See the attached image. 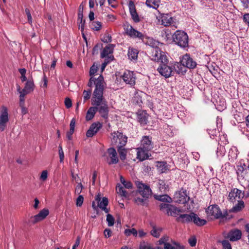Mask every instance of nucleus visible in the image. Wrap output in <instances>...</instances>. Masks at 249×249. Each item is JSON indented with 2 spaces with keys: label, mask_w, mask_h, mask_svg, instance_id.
Wrapping results in <instances>:
<instances>
[{
  "label": "nucleus",
  "mask_w": 249,
  "mask_h": 249,
  "mask_svg": "<svg viewBox=\"0 0 249 249\" xmlns=\"http://www.w3.org/2000/svg\"><path fill=\"white\" fill-rule=\"evenodd\" d=\"M137 114L138 121L141 125H144L147 124L148 115L145 111H140Z\"/></svg>",
  "instance_id": "6ab92c4d"
},
{
  "label": "nucleus",
  "mask_w": 249,
  "mask_h": 249,
  "mask_svg": "<svg viewBox=\"0 0 249 249\" xmlns=\"http://www.w3.org/2000/svg\"><path fill=\"white\" fill-rule=\"evenodd\" d=\"M27 94V93L23 92L22 91L21 94L19 95V106L20 105H25V96Z\"/></svg>",
  "instance_id": "864d4df0"
},
{
  "label": "nucleus",
  "mask_w": 249,
  "mask_h": 249,
  "mask_svg": "<svg viewBox=\"0 0 249 249\" xmlns=\"http://www.w3.org/2000/svg\"><path fill=\"white\" fill-rule=\"evenodd\" d=\"M125 145H119L117 146V150L119 153V156H126L127 154V149L124 148Z\"/></svg>",
  "instance_id": "4c0bfd02"
},
{
  "label": "nucleus",
  "mask_w": 249,
  "mask_h": 249,
  "mask_svg": "<svg viewBox=\"0 0 249 249\" xmlns=\"http://www.w3.org/2000/svg\"><path fill=\"white\" fill-rule=\"evenodd\" d=\"M162 231L161 228H156L155 226L153 227V229L150 231L151 235L156 238L160 237V232Z\"/></svg>",
  "instance_id": "c9c22d12"
},
{
  "label": "nucleus",
  "mask_w": 249,
  "mask_h": 249,
  "mask_svg": "<svg viewBox=\"0 0 249 249\" xmlns=\"http://www.w3.org/2000/svg\"><path fill=\"white\" fill-rule=\"evenodd\" d=\"M138 52L133 48H129L128 50L127 55L131 60H136L137 59Z\"/></svg>",
  "instance_id": "cd10ccee"
},
{
  "label": "nucleus",
  "mask_w": 249,
  "mask_h": 249,
  "mask_svg": "<svg viewBox=\"0 0 249 249\" xmlns=\"http://www.w3.org/2000/svg\"><path fill=\"white\" fill-rule=\"evenodd\" d=\"M135 183L137 190L136 196L134 199L135 203L139 206L147 207L149 198L152 195V190L149 185L143 183L142 181H137Z\"/></svg>",
  "instance_id": "7ed1b4c3"
},
{
  "label": "nucleus",
  "mask_w": 249,
  "mask_h": 249,
  "mask_svg": "<svg viewBox=\"0 0 249 249\" xmlns=\"http://www.w3.org/2000/svg\"><path fill=\"white\" fill-rule=\"evenodd\" d=\"M221 244L223 246V249H232L231 244L229 243V241L226 240H222L221 242Z\"/></svg>",
  "instance_id": "a18cd8bd"
},
{
  "label": "nucleus",
  "mask_w": 249,
  "mask_h": 249,
  "mask_svg": "<svg viewBox=\"0 0 249 249\" xmlns=\"http://www.w3.org/2000/svg\"><path fill=\"white\" fill-rule=\"evenodd\" d=\"M9 121L8 110L6 107L2 106L0 115V130L3 131Z\"/></svg>",
  "instance_id": "9b49d317"
},
{
  "label": "nucleus",
  "mask_w": 249,
  "mask_h": 249,
  "mask_svg": "<svg viewBox=\"0 0 249 249\" xmlns=\"http://www.w3.org/2000/svg\"><path fill=\"white\" fill-rule=\"evenodd\" d=\"M208 214L213 216L216 219L227 218V212L222 213L220 208L217 205H210L206 210Z\"/></svg>",
  "instance_id": "6e6552de"
},
{
  "label": "nucleus",
  "mask_w": 249,
  "mask_h": 249,
  "mask_svg": "<svg viewBox=\"0 0 249 249\" xmlns=\"http://www.w3.org/2000/svg\"><path fill=\"white\" fill-rule=\"evenodd\" d=\"M173 41L181 48H185L188 45V36L184 31H176L172 36Z\"/></svg>",
  "instance_id": "39448f33"
},
{
  "label": "nucleus",
  "mask_w": 249,
  "mask_h": 249,
  "mask_svg": "<svg viewBox=\"0 0 249 249\" xmlns=\"http://www.w3.org/2000/svg\"><path fill=\"white\" fill-rule=\"evenodd\" d=\"M151 148V140L149 137H142L140 146L135 149L137 151V156H149V151Z\"/></svg>",
  "instance_id": "20e7f679"
},
{
  "label": "nucleus",
  "mask_w": 249,
  "mask_h": 249,
  "mask_svg": "<svg viewBox=\"0 0 249 249\" xmlns=\"http://www.w3.org/2000/svg\"><path fill=\"white\" fill-rule=\"evenodd\" d=\"M124 235L127 236H130L133 235L134 237H137L138 235V231L135 228L126 229L124 231Z\"/></svg>",
  "instance_id": "2f4dec72"
},
{
  "label": "nucleus",
  "mask_w": 249,
  "mask_h": 249,
  "mask_svg": "<svg viewBox=\"0 0 249 249\" xmlns=\"http://www.w3.org/2000/svg\"><path fill=\"white\" fill-rule=\"evenodd\" d=\"M244 196V193L242 191L237 189H232L229 192L228 197V200L231 202H234L236 200H241Z\"/></svg>",
  "instance_id": "f8f14e48"
},
{
  "label": "nucleus",
  "mask_w": 249,
  "mask_h": 249,
  "mask_svg": "<svg viewBox=\"0 0 249 249\" xmlns=\"http://www.w3.org/2000/svg\"><path fill=\"white\" fill-rule=\"evenodd\" d=\"M236 172L239 179L246 180L247 178L249 176V169H248V171L247 172H245V171H243L240 172L237 171Z\"/></svg>",
  "instance_id": "f704fd0d"
},
{
  "label": "nucleus",
  "mask_w": 249,
  "mask_h": 249,
  "mask_svg": "<svg viewBox=\"0 0 249 249\" xmlns=\"http://www.w3.org/2000/svg\"><path fill=\"white\" fill-rule=\"evenodd\" d=\"M241 2L244 8H249V0H241Z\"/></svg>",
  "instance_id": "338daca9"
},
{
  "label": "nucleus",
  "mask_w": 249,
  "mask_h": 249,
  "mask_svg": "<svg viewBox=\"0 0 249 249\" xmlns=\"http://www.w3.org/2000/svg\"><path fill=\"white\" fill-rule=\"evenodd\" d=\"M98 71V67L93 64L90 68L89 75L90 76H93Z\"/></svg>",
  "instance_id": "5fc2aeb1"
},
{
  "label": "nucleus",
  "mask_w": 249,
  "mask_h": 249,
  "mask_svg": "<svg viewBox=\"0 0 249 249\" xmlns=\"http://www.w3.org/2000/svg\"><path fill=\"white\" fill-rule=\"evenodd\" d=\"M48 178V171L47 170H43L42 171L39 179L41 181H45Z\"/></svg>",
  "instance_id": "8fccbe9b"
},
{
  "label": "nucleus",
  "mask_w": 249,
  "mask_h": 249,
  "mask_svg": "<svg viewBox=\"0 0 249 249\" xmlns=\"http://www.w3.org/2000/svg\"><path fill=\"white\" fill-rule=\"evenodd\" d=\"M35 85L33 79H29L27 81L24 88L22 90V91L28 94L34 89Z\"/></svg>",
  "instance_id": "412c9836"
},
{
  "label": "nucleus",
  "mask_w": 249,
  "mask_h": 249,
  "mask_svg": "<svg viewBox=\"0 0 249 249\" xmlns=\"http://www.w3.org/2000/svg\"><path fill=\"white\" fill-rule=\"evenodd\" d=\"M164 249H175V247L173 246L171 244L167 243L164 244Z\"/></svg>",
  "instance_id": "774afa93"
},
{
  "label": "nucleus",
  "mask_w": 249,
  "mask_h": 249,
  "mask_svg": "<svg viewBox=\"0 0 249 249\" xmlns=\"http://www.w3.org/2000/svg\"><path fill=\"white\" fill-rule=\"evenodd\" d=\"M188 243H189L190 246L193 247L196 245V239L195 236H192L188 239Z\"/></svg>",
  "instance_id": "6e6d98bb"
},
{
  "label": "nucleus",
  "mask_w": 249,
  "mask_h": 249,
  "mask_svg": "<svg viewBox=\"0 0 249 249\" xmlns=\"http://www.w3.org/2000/svg\"><path fill=\"white\" fill-rule=\"evenodd\" d=\"M84 197L82 195H79L76 200V205L77 207H81L83 203Z\"/></svg>",
  "instance_id": "603ef678"
},
{
  "label": "nucleus",
  "mask_w": 249,
  "mask_h": 249,
  "mask_svg": "<svg viewBox=\"0 0 249 249\" xmlns=\"http://www.w3.org/2000/svg\"><path fill=\"white\" fill-rule=\"evenodd\" d=\"M106 161L109 165L116 164L119 161L118 157H107Z\"/></svg>",
  "instance_id": "e433bc0d"
},
{
  "label": "nucleus",
  "mask_w": 249,
  "mask_h": 249,
  "mask_svg": "<svg viewBox=\"0 0 249 249\" xmlns=\"http://www.w3.org/2000/svg\"><path fill=\"white\" fill-rule=\"evenodd\" d=\"M112 53V49L109 46H106L101 53V58H106Z\"/></svg>",
  "instance_id": "72a5a7b5"
},
{
  "label": "nucleus",
  "mask_w": 249,
  "mask_h": 249,
  "mask_svg": "<svg viewBox=\"0 0 249 249\" xmlns=\"http://www.w3.org/2000/svg\"><path fill=\"white\" fill-rule=\"evenodd\" d=\"M166 165V162L163 161H159L157 162V167L158 168H161V170H163L165 169Z\"/></svg>",
  "instance_id": "052dcab7"
},
{
  "label": "nucleus",
  "mask_w": 249,
  "mask_h": 249,
  "mask_svg": "<svg viewBox=\"0 0 249 249\" xmlns=\"http://www.w3.org/2000/svg\"><path fill=\"white\" fill-rule=\"evenodd\" d=\"M242 237V232L238 229H233L224 235V237L230 241L234 242L239 240Z\"/></svg>",
  "instance_id": "ddd939ff"
},
{
  "label": "nucleus",
  "mask_w": 249,
  "mask_h": 249,
  "mask_svg": "<svg viewBox=\"0 0 249 249\" xmlns=\"http://www.w3.org/2000/svg\"><path fill=\"white\" fill-rule=\"evenodd\" d=\"M16 161L18 163L20 164H23L26 165L28 164V160L25 158H21L20 157L16 159Z\"/></svg>",
  "instance_id": "3c124183"
},
{
  "label": "nucleus",
  "mask_w": 249,
  "mask_h": 249,
  "mask_svg": "<svg viewBox=\"0 0 249 249\" xmlns=\"http://www.w3.org/2000/svg\"><path fill=\"white\" fill-rule=\"evenodd\" d=\"M172 67L174 73L176 72L178 74L183 75L187 71L186 68L181 62L180 63L176 62Z\"/></svg>",
  "instance_id": "a211bd4d"
},
{
  "label": "nucleus",
  "mask_w": 249,
  "mask_h": 249,
  "mask_svg": "<svg viewBox=\"0 0 249 249\" xmlns=\"http://www.w3.org/2000/svg\"><path fill=\"white\" fill-rule=\"evenodd\" d=\"M159 185V188L161 191H164L168 188V185H167L163 180H160Z\"/></svg>",
  "instance_id": "37998d69"
},
{
  "label": "nucleus",
  "mask_w": 249,
  "mask_h": 249,
  "mask_svg": "<svg viewBox=\"0 0 249 249\" xmlns=\"http://www.w3.org/2000/svg\"><path fill=\"white\" fill-rule=\"evenodd\" d=\"M181 62L186 68L194 69L196 66V63L189 54H186L182 56Z\"/></svg>",
  "instance_id": "2eb2a0df"
},
{
  "label": "nucleus",
  "mask_w": 249,
  "mask_h": 249,
  "mask_svg": "<svg viewBox=\"0 0 249 249\" xmlns=\"http://www.w3.org/2000/svg\"><path fill=\"white\" fill-rule=\"evenodd\" d=\"M96 111V108L95 106L90 107L86 113V120L87 121H89L93 119Z\"/></svg>",
  "instance_id": "bb28decb"
},
{
  "label": "nucleus",
  "mask_w": 249,
  "mask_h": 249,
  "mask_svg": "<svg viewBox=\"0 0 249 249\" xmlns=\"http://www.w3.org/2000/svg\"><path fill=\"white\" fill-rule=\"evenodd\" d=\"M193 216L192 212L189 214H181L177 217L176 220L182 223H189L192 222Z\"/></svg>",
  "instance_id": "f3484780"
},
{
  "label": "nucleus",
  "mask_w": 249,
  "mask_h": 249,
  "mask_svg": "<svg viewBox=\"0 0 249 249\" xmlns=\"http://www.w3.org/2000/svg\"><path fill=\"white\" fill-rule=\"evenodd\" d=\"M82 189L83 185L81 183H78L75 187V193L78 195L80 194L82 192Z\"/></svg>",
  "instance_id": "4d7b16f0"
},
{
  "label": "nucleus",
  "mask_w": 249,
  "mask_h": 249,
  "mask_svg": "<svg viewBox=\"0 0 249 249\" xmlns=\"http://www.w3.org/2000/svg\"><path fill=\"white\" fill-rule=\"evenodd\" d=\"M107 153L109 156H117L116 150L112 147H110L107 149Z\"/></svg>",
  "instance_id": "bf43d9fd"
},
{
  "label": "nucleus",
  "mask_w": 249,
  "mask_h": 249,
  "mask_svg": "<svg viewBox=\"0 0 249 249\" xmlns=\"http://www.w3.org/2000/svg\"><path fill=\"white\" fill-rule=\"evenodd\" d=\"M248 169H249L248 166H247L245 163H242V162H240V164L237 166V171L240 172L245 171V172H247Z\"/></svg>",
  "instance_id": "a19ab883"
},
{
  "label": "nucleus",
  "mask_w": 249,
  "mask_h": 249,
  "mask_svg": "<svg viewBox=\"0 0 249 249\" xmlns=\"http://www.w3.org/2000/svg\"><path fill=\"white\" fill-rule=\"evenodd\" d=\"M25 12L27 16L28 22L31 24L32 23V18L30 10L28 9H26Z\"/></svg>",
  "instance_id": "680f3d73"
},
{
  "label": "nucleus",
  "mask_w": 249,
  "mask_h": 249,
  "mask_svg": "<svg viewBox=\"0 0 249 249\" xmlns=\"http://www.w3.org/2000/svg\"><path fill=\"white\" fill-rule=\"evenodd\" d=\"M103 41L104 42H107V43L111 42V36L108 34L105 35L104 37Z\"/></svg>",
  "instance_id": "0e129e2a"
},
{
  "label": "nucleus",
  "mask_w": 249,
  "mask_h": 249,
  "mask_svg": "<svg viewBox=\"0 0 249 249\" xmlns=\"http://www.w3.org/2000/svg\"><path fill=\"white\" fill-rule=\"evenodd\" d=\"M128 8L130 13L137 11L134 2L132 0L129 1L128 3Z\"/></svg>",
  "instance_id": "09e8293b"
},
{
  "label": "nucleus",
  "mask_w": 249,
  "mask_h": 249,
  "mask_svg": "<svg viewBox=\"0 0 249 249\" xmlns=\"http://www.w3.org/2000/svg\"><path fill=\"white\" fill-rule=\"evenodd\" d=\"M102 124L100 122L93 123L87 131L86 136L87 137H92L95 135L102 127Z\"/></svg>",
  "instance_id": "dca6fc26"
},
{
  "label": "nucleus",
  "mask_w": 249,
  "mask_h": 249,
  "mask_svg": "<svg viewBox=\"0 0 249 249\" xmlns=\"http://www.w3.org/2000/svg\"><path fill=\"white\" fill-rule=\"evenodd\" d=\"M160 1V0H146L145 3L148 7L156 9L159 7Z\"/></svg>",
  "instance_id": "c756f323"
},
{
  "label": "nucleus",
  "mask_w": 249,
  "mask_h": 249,
  "mask_svg": "<svg viewBox=\"0 0 249 249\" xmlns=\"http://www.w3.org/2000/svg\"><path fill=\"white\" fill-rule=\"evenodd\" d=\"M107 225L109 227L112 226L114 225V218L111 214L108 213L107 215Z\"/></svg>",
  "instance_id": "ea45409f"
},
{
  "label": "nucleus",
  "mask_w": 249,
  "mask_h": 249,
  "mask_svg": "<svg viewBox=\"0 0 249 249\" xmlns=\"http://www.w3.org/2000/svg\"><path fill=\"white\" fill-rule=\"evenodd\" d=\"M116 190L117 194L121 196L122 197H124L125 198L127 196V193L124 188L123 186L120 184H118L116 187Z\"/></svg>",
  "instance_id": "c85d7f7f"
},
{
  "label": "nucleus",
  "mask_w": 249,
  "mask_h": 249,
  "mask_svg": "<svg viewBox=\"0 0 249 249\" xmlns=\"http://www.w3.org/2000/svg\"><path fill=\"white\" fill-rule=\"evenodd\" d=\"M122 78L125 84L129 85L131 87L135 86L136 76L133 71L129 70L125 71L122 75Z\"/></svg>",
  "instance_id": "9d476101"
},
{
  "label": "nucleus",
  "mask_w": 249,
  "mask_h": 249,
  "mask_svg": "<svg viewBox=\"0 0 249 249\" xmlns=\"http://www.w3.org/2000/svg\"><path fill=\"white\" fill-rule=\"evenodd\" d=\"M112 136L111 142L112 143L116 145L117 146L121 145H125L127 141V137L124 135L123 133L119 131H114L111 133Z\"/></svg>",
  "instance_id": "0eeeda50"
},
{
  "label": "nucleus",
  "mask_w": 249,
  "mask_h": 249,
  "mask_svg": "<svg viewBox=\"0 0 249 249\" xmlns=\"http://www.w3.org/2000/svg\"><path fill=\"white\" fill-rule=\"evenodd\" d=\"M91 90L89 89L88 90H84L83 91V98L85 101L89 99L91 96Z\"/></svg>",
  "instance_id": "de8ad7c7"
},
{
  "label": "nucleus",
  "mask_w": 249,
  "mask_h": 249,
  "mask_svg": "<svg viewBox=\"0 0 249 249\" xmlns=\"http://www.w3.org/2000/svg\"><path fill=\"white\" fill-rule=\"evenodd\" d=\"M108 199L106 197H104L102 198V200L100 201L99 202L98 206L102 210H103L106 213H108L109 211V209L107 208V206L108 205Z\"/></svg>",
  "instance_id": "a878e982"
},
{
  "label": "nucleus",
  "mask_w": 249,
  "mask_h": 249,
  "mask_svg": "<svg viewBox=\"0 0 249 249\" xmlns=\"http://www.w3.org/2000/svg\"><path fill=\"white\" fill-rule=\"evenodd\" d=\"M133 20L135 23H138L140 21V18L137 12V11L134 12V13H130Z\"/></svg>",
  "instance_id": "c03bdc74"
},
{
  "label": "nucleus",
  "mask_w": 249,
  "mask_h": 249,
  "mask_svg": "<svg viewBox=\"0 0 249 249\" xmlns=\"http://www.w3.org/2000/svg\"><path fill=\"white\" fill-rule=\"evenodd\" d=\"M170 205L171 204L168 203H161L160 205V211L166 212V213H167L168 209H169Z\"/></svg>",
  "instance_id": "49530a36"
},
{
  "label": "nucleus",
  "mask_w": 249,
  "mask_h": 249,
  "mask_svg": "<svg viewBox=\"0 0 249 249\" xmlns=\"http://www.w3.org/2000/svg\"><path fill=\"white\" fill-rule=\"evenodd\" d=\"M174 199L175 202L184 204L188 202L190 197L187 195L186 191H180L175 193Z\"/></svg>",
  "instance_id": "4468645a"
},
{
  "label": "nucleus",
  "mask_w": 249,
  "mask_h": 249,
  "mask_svg": "<svg viewBox=\"0 0 249 249\" xmlns=\"http://www.w3.org/2000/svg\"><path fill=\"white\" fill-rule=\"evenodd\" d=\"M124 30L126 35L132 38L143 41L145 37V35L133 28L128 23L124 24Z\"/></svg>",
  "instance_id": "423d86ee"
},
{
  "label": "nucleus",
  "mask_w": 249,
  "mask_h": 249,
  "mask_svg": "<svg viewBox=\"0 0 249 249\" xmlns=\"http://www.w3.org/2000/svg\"><path fill=\"white\" fill-rule=\"evenodd\" d=\"M83 6L81 4L78 8V21H79V28L81 29V31H83L84 28L85 20H83Z\"/></svg>",
  "instance_id": "aec40b11"
},
{
  "label": "nucleus",
  "mask_w": 249,
  "mask_h": 249,
  "mask_svg": "<svg viewBox=\"0 0 249 249\" xmlns=\"http://www.w3.org/2000/svg\"><path fill=\"white\" fill-rule=\"evenodd\" d=\"M111 231L109 229H106L104 231L105 237L108 238L111 236Z\"/></svg>",
  "instance_id": "69168bd1"
},
{
  "label": "nucleus",
  "mask_w": 249,
  "mask_h": 249,
  "mask_svg": "<svg viewBox=\"0 0 249 249\" xmlns=\"http://www.w3.org/2000/svg\"><path fill=\"white\" fill-rule=\"evenodd\" d=\"M243 21L249 26V13L245 14L243 17Z\"/></svg>",
  "instance_id": "e2e57ef3"
},
{
  "label": "nucleus",
  "mask_w": 249,
  "mask_h": 249,
  "mask_svg": "<svg viewBox=\"0 0 249 249\" xmlns=\"http://www.w3.org/2000/svg\"><path fill=\"white\" fill-rule=\"evenodd\" d=\"M49 212L48 209H43L39 213L34 216H31L28 221V224L32 225L44 219L49 214Z\"/></svg>",
  "instance_id": "1a4fd4ad"
},
{
  "label": "nucleus",
  "mask_w": 249,
  "mask_h": 249,
  "mask_svg": "<svg viewBox=\"0 0 249 249\" xmlns=\"http://www.w3.org/2000/svg\"><path fill=\"white\" fill-rule=\"evenodd\" d=\"M65 105L67 108H69L72 106V102L71 99L67 97L65 99Z\"/></svg>",
  "instance_id": "13d9d810"
},
{
  "label": "nucleus",
  "mask_w": 249,
  "mask_h": 249,
  "mask_svg": "<svg viewBox=\"0 0 249 249\" xmlns=\"http://www.w3.org/2000/svg\"><path fill=\"white\" fill-rule=\"evenodd\" d=\"M192 214L194 215L193 217L192 222L197 226H202L205 225L207 221L204 219H201L195 213L192 212Z\"/></svg>",
  "instance_id": "4be33fe9"
},
{
  "label": "nucleus",
  "mask_w": 249,
  "mask_h": 249,
  "mask_svg": "<svg viewBox=\"0 0 249 249\" xmlns=\"http://www.w3.org/2000/svg\"><path fill=\"white\" fill-rule=\"evenodd\" d=\"M89 27L92 30L99 31L102 27V24L99 21H92L89 23Z\"/></svg>",
  "instance_id": "473e14b6"
},
{
  "label": "nucleus",
  "mask_w": 249,
  "mask_h": 249,
  "mask_svg": "<svg viewBox=\"0 0 249 249\" xmlns=\"http://www.w3.org/2000/svg\"><path fill=\"white\" fill-rule=\"evenodd\" d=\"M150 244L145 242H141L140 244L139 249H153Z\"/></svg>",
  "instance_id": "79ce46f5"
},
{
  "label": "nucleus",
  "mask_w": 249,
  "mask_h": 249,
  "mask_svg": "<svg viewBox=\"0 0 249 249\" xmlns=\"http://www.w3.org/2000/svg\"><path fill=\"white\" fill-rule=\"evenodd\" d=\"M154 198L157 200L166 203H170L172 202V198L167 195H155Z\"/></svg>",
  "instance_id": "393cba45"
},
{
  "label": "nucleus",
  "mask_w": 249,
  "mask_h": 249,
  "mask_svg": "<svg viewBox=\"0 0 249 249\" xmlns=\"http://www.w3.org/2000/svg\"><path fill=\"white\" fill-rule=\"evenodd\" d=\"M181 212L182 211L180 209L171 204L170 206L168 209L166 214L168 215L176 217L178 215V213Z\"/></svg>",
  "instance_id": "5701e85b"
},
{
  "label": "nucleus",
  "mask_w": 249,
  "mask_h": 249,
  "mask_svg": "<svg viewBox=\"0 0 249 249\" xmlns=\"http://www.w3.org/2000/svg\"><path fill=\"white\" fill-rule=\"evenodd\" d=\"M238 202L231 209L229 210L230 213H237L241 211L244 207L245 204L243 201L239 200Z\"/></svg>",
  "instance_id": "b1692460"
},
{
  "label": "nucleus",
  "mask_w": 249,
  "mask_h": 249,
  "mask_svg": "<svg viewBox=\"0 0 249 249\" xmlns=\"http://www.w3.org/2000/svg\"><path fill=\"white\" fill-rule=\"evenodd\" d=\"M95 88L91 99V104L96 108L102 117L107 120L108 118V107L103 97L105 83L104 77L100 75L95 81Z\"/></svg>",
  "instance_id": "f257e3e1"
},
{
  "label": "nucleus",
  "mask_w": 249,
  "mask_h": 249,
  "mask_svg": "<svg viewBox=\"0 0 249 249\" xmlns=\"http://www.w3.org/2000/svg\"><path fill=\"white\" fill-rule=\"evenodd\" d=\"M150 57L153 61L160 62L157 71L161 75L166 78L173 75V67L168 65V59L165 52L162 51L159 47L152 48Z\"/></svg>",
  "instance_id": "f03ea898"
},
{
  "label": "nucleus",
  "mask_w": 249,
  "mask_h": 249,
  "mask_svg": "<svg viewBox=\"0 0 249 249\" xmlns=\"http://www.w3.org/2000/svg\"><path fill=\"white\" fill-rule=\"evenodd\" d=\"M239 152L236 146L231 147L229 151L228 156H238Z\"/></svg>",
  "instance_id": "58836bf2"
},
{
  "label": "nucleus",
  "mask_w": 249,
  "mask_h": 249,
  "mask_svg": "<svg viewBox=\"0 0 249 249\" xmlns=\"http://www.w3.org/2000/svg\"><path fill=\"white\" fill-rule=\"evenodd\" d=\"M172 22V18L170 16L166 15L162 16L161 17V24L165 26H169Z\"/></svg>",
  "instance_id": "7c9ffc66"
}]
</instances>
